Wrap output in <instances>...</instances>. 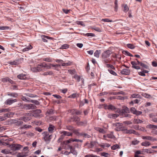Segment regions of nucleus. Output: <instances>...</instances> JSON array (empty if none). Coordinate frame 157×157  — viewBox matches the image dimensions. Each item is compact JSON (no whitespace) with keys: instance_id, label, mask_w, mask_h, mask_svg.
<instances>
[{"instance_id":"47","label":"nucleus","mask_w":157,"mask_h":157,"mask_svg":"<svg viewBox=\"0 0 157 157\" xmlns=\"http://www.w3.org/2000/svg\"><path fill=\"white\" fill-rule=\"evenodd\" d=\"M143 138L144 139H146L149 140H152V137L150 136H144L143 137Z\"/></svg>"},{"instance_id":"61","label":"nucleus","mask_w":157,"mask_h":157,"mask_svg":"<svg viewBox=\"0 0 157 157\" xmlns=\"http://www.w3.org/2000/svg\"><path fill=\"white\" fill-rule=\"evenodd\" d=\"M77 23L78 25H80L82 26H85V25L83 22L82 21H78L77 22Z\"/></svg>"},{"instance_id":"45","label":"nucleus","mask_w":157,"mask_h":157,"mask_svg":"<svg viewBox=\"0 0 157 157\" xmlns=\"http://www.w3.org/2000/svg\"><path fill=\"white\" fill-rule=\"evenodd\" d=\"M30 101L36 105H39L40 104L39 102L36 100H31Z\"/></svg>"},{"instance_id":"10","label":"nucleus","mask_w":157,"mask_h":157,"mask_svg":"<svg viewBox=\"0 0 157 157\" xmlns=\"http://www.w3.org/2000/svg\"><path fill=\"white\" fill-rule=\"evenodd\" d=\"M60 133L62 134V136H72V133H71L70 132L65 131H61Z\"/></svg>"},{"instance_id":"38","label":"nucleus","mask_w":157,"mask_h":157,"mask_svg":"<svg viewBox=\"0 0 157 157\" xmlns=\"http://www.w3.org/2000/svg\"><path fill=\"white\" fill-rule=\"evenodd\" d=\"M73 77L75 78L78 82H79L80 81V77L79 76H78L77 75H75Z\"/></svg>"},{"instance_id":"55","label":"nucleus","mask_w":157,"mask_h":157,"mask_svg":"<svg viewBox=\"0 0 157 157\" xmlns=\"http://www.w3.org/2000/svg\"><path fill=\"white\" fill-rule=\"evenodd\" d=\"M140 66L144 68L147 69L148 68V66L147 65L142 63H141Z\"/></svg>"},{"instance_id":"56","label":"nucleus","mask_w":157,"mask_h":157,"mask_svg":"<svg viewBox=\"0 0 157 157\" xmlns=\"http://www.w3.org/2000/svg\"><path fill=\"white\" fill-rule=\"evenodd\" d=\"M128 10H129V8H128L127 5H125L124 6V11L125 12H126L127 11H128Z\"/></svg>"},{"instance_id":"62","label":"nucleus","mask_w":157,"mask_h":157,"mask_svg":"<svg viewBox=\"0 0 157 157\" xmlns=\"http://www.w3.org/2000/svg\"><path fill=\"white\" fill-rule=\"evenodd\" d=\"M44 67H46L48 69H50L51 68V66L52 65H50V64L49 65H48L45 63H44Z\"/></svg>"},{"instance_id":"35","label":"nucleus","mask_w":157,"mask_h":157,"mask_svg":"<svg viewBox=\"0 0 157 157\" xmlns=\"http://www.w3.org/2000/svg\"><path fill=\"white\" fill-rule=\"evenodd\" d=\"M70 149L71 153H72L74 155H76V152L75 150V148H73L72 146H70Z\"/></svg>"},{"instance_id":"63","label":"nucleus","mask_w":157,"mask_h":157,"mask_svg":"<svg viewBox=\"0 0 157 157\" xmlns=\"http://www.w3.org/2000/svg\"><path fill=\"white\" fill-rule=\"evenodd\" d=\"M47 113H48L49 114H52L53 113V110L52 109H48L47 111Z\"/></svg>"},{"instance_id":"32","label":"nucleus","mask_w":157,"mask_h":157,"mask_svg":"<svg viewBox=\"0 0 157 157\" xmlns=\"http://www.w3.org/2000/svg\"><path fill=\"white\" fill-rule=\"evenodd\" d=\"M81 136H83L85 138H90L91 137V136L90 135L84 132H82Z\"/></svg>"},{"instance_id":"15","label":"nucleus","mask_w":157,"mask_h":157,"mask_svg":"<svg viewBox=\"0 0 157 157\" xmlns=\"http://www.w3.org/2000/svg\"><path fill=\"white\" fill-rule=\"evenodd\" d=\"M27 155L24 152H19L17 155V157H26Z\"/></svg>"},{"instance_id":"57","label":"nucleus","mask_w":157,"mask_h":157,"mask_svg":"<svg viewBox=\"0 0 157 157\" xmlns=\"http://www.w3.org/2000/svg\"><path fill=\"white\" fill-rule=\"evenodd\" d=\"M43 60L46 62H51L52 59L49 57H47L43 59Z\"/></svg>"},{"instance_id":"21","label":"nucleus","mask_w":157,"mask_h":157,"mask_svg":"<svg viewBox=\"0 0 157 157\" xmlns=\"http://www.w3.org/2000/svg\"><path fill=\"white\" fill-rule=\"evenodd\" d=\"M108 56V51H106L103 52L102 54V57L103 59L106 58Z\"/></svg>"},{"instance_id":"54","label":"nucleus","mask_w":157,"mask_h":157,"mask_svg":"<svg viewBox=\"0 0 157 157\" xmlns=\"http://www.w3.org/2000/svg\"><path fill=\"white\" fill-rule=\"evenodd\" d=\"M123 53L125 55H128V56H132V55L129 52L127 51H124L123 52Z\"/></svg>"},{"instance_id":"16","label":"nucleus","mask_w":157,"mask_h":157,"mask_svg":"<svg viewBox=\"0 0 157 157\" xmlns=\"http://www.w3.org/2000/svg\"><path fill=\"white\" fill-rule=\"evenodd\" d=\"M30 119V118L29 117H24L20 118L19 119V120H22L25 122H26L28 121H29Z\"/></svg>"},{"instance_id":"4","label":"nucleus","mask_w":157,"mask_h":157,"mask_svg":"<svg viewBox=\"0 0 157 157\" xmlns=\"http://www.w3.org/2000/svg\"><path fill=\"white\" fill-rule=\"evenodd\" d=\"M24 106L26 110L33 109L37 108L35 105L31 104H25L24 105Z\"/></svg>"},{"instance_id":"42","label":"nucleus","mask_w":157,"mask_h":157,"mask_svg":"<svg viewBox=\"0 0 157 157\" xmlns=\"http://www.w3.org/2000/svg\"><path fill=\"white\" fill-rule=\"evenodd\" d=\"M117 0H115V11L117 12L118 9Z\"/></svg>"},{"instance_id":"2","label":"nucleus","mask_w":157,"mask_h":157,"mask_svg":"<svg viewBox=\"0 0 157 157\" xmlns=\"http://www.w3.org/2000/svg\"><path fill=\"white\" fill-rule=\"evenodd\" d=\"M44 136V139L47 143H48L50 141L52 136L51 134L49 135L48 132H44L43 133Z\"/></svg>"},{"instance_id":"58","label":"nucleus","mask_w":157,"mask_h":157,"mask_svg":"<svg viewBox=\"0 0 157 157\" xmlns=\"http://www.w3.org/2000/svg\"><path fill=\"white\" fill-rule=\"evenodd\" d=\"M142 95L144 97L147 98H149L151 97V95H150L146 93H143Z\"/></svg>"},{"instance_id":"40","label":"nucleus","mask_w":157,"mask_h":157,"mask_svg":"<svg viewBox=\"0 0 157 157\" xmlns=\"http://www.w3.org/2000/svg\"><path fill=\"white\" fill-rule=\"evenodd\" d=\"M127 46L131 49H133L135 48V46L133 44H128L127 45Z\"/></svg>"},{"instance_id":"18","label":"nucleus","mask_w":157,"mask_h":157,"mask_svg":"<svg viewBox=\"0 0 157 157\" xmlns=\"http://www.w3.org/2000/svg\"><path fill=\"white\" fill-rule=\"evenodd\" d=\"M119 116L118 114H116L110 113L109 114V117L110 118L115 119Z\"/></svg>"},{"instance_id":"59","label":"nucleus","mask_w":157,"mask_h":157,"mask_svg":"<svg viewBox=\"0 0 157 157\" xmlns=\"http://www.w3.org/2000/svg\"><path fill=\"white\" fill-rule=\"evenodd\" d=\"M128 133H129V134L133 133L134 134H136V131L135 130H132V129L128 130Z\"/></svg>"},{"instance_id":"28","label":"nucleus","mask_w":157,"mask_h":157,"mask_svg":"<svg viewBox=\"0 0 157 157\" xmlns=\"http://www.w3.org/2000/svg\"><path fill=\"white\" fill-rule=\"evenodd\" d=\"M98 108H104L105 109H108V106L105 104H99Z\"/></svg>"},{"instance_id":"37","label":"nucleus","mask_w":157,"mask_h":157,"mask_svg":"<svg viewBox=\"0 0 157 157\" xmlns=\"http://www.w3.org/2000/svg\"><path fill=\"white\" fill-rule=\"evenodd\" d=\"M114 70L109 69V72L112 75L114 76H117V74L114 71Z\"/></svg>"},{"instance_id":"36","label":"nucleus","mask_w":157,"mask_h":157,"mask_svg":"<svg viewBox=\"0 0 157 157\" xmlns=\"http://www.w3.org/2000/svg\"><path fill=\"white\" fill-rule=\"evenodd\" d=\"M7 95L8 96L15 98L18 96L17 94L16 93H8Z\"/></svg>"},{"instance_id":"24","label":"nucleus","mask_w":157,"mask_h":157,"mask_svg":"<svg viewBox=\"0 0 157 157\" xmlns=\"http://www.w3.org/2000/svg\"><path fill=\"white\" fill-rule=\"evenodd\" d=\"M17 77L19 79H25L26 78L25 75L22 74L18 75Z\"/></svg>"},{"instance_id":"49","label":"nucleus","mask_w":157,"mask_h":157,"mask_svg":"<svg viewBox=\"0 0 157 157\" xmlns=\"http://www.w3.org/2000/svg\"><path fill=\"white\" fill-rule=\"evenodd\" d=\"M32 126L30 125H26V124H24L21 128L22 129L23 128H30Z\"/></svg>"},{"instance_id":"25","label":"nucleus","mask_w":157,"mask_h":157,"mask_svg":"<svg viewBox=\"0 0 157 157\" xmlns=\"http://www.w3.org/2000/svg\"><path fill=\"white\" fill-rule=\"evenodd\" d=\"M95 129L97 131H98L99 132L105 133V131L102 128H100L98 127H95Z\"/></svg>"},{"instance_id":"26","label":"nucleus","mask_w":157,"mask_h":157,"mask_svg":"<svg viewBox=\"0 0 157 157\" xmlns=\"http://www.w3.org/2000/svg\"><path fill=\"white\" fill-rule=\"evenodd\" d=\"M79 94H78L75 93L69 96L70 98H75L78 97Z\"/></svg>"},{"instance_id":"46","label":"nucleus","mask_w":157,"mask_h":157,"mask_svg":"<svg viewBox=\"0 0 157 157\" xmlns=\"http://www.w3.org/2000/svg\"><path fill=\"white\" fill-rule=\"evenodd\" d=\"M140 95L137 94H133L131 95L130 98H139Z\"/></svg>"},{"instance_id":"1","label":"nucleus","mask_w":157,"mask_h":157,"mask_svg":"<svg viewBox=\"0 0 157 157\" xmlns=\"http://www.w3.org/2000/svg\"><path fill=\"white\" fill-rule=\"evenodd\" d=\"M9 146L10 147L11 150L13 151H19L23 147L22 145L17 144H12L10 145Z\"/></svg>"},{"instance_id":"6","label":"nucleus","mask_w":157,"mask_h":157,"mask_svg":"<svg viewBox=\"0 0 157 157\" xmlns=\"http://www.w3.org/2000/svg\"><path fill=\"white\" fill-rule=\"evenodd\" d=\"M17 101V100L16 99H8L6 100L5 102V104L6 105H11Z\"/></svg>"},{"instance_id":"34","label":"nucleus","mask_w":157,"mask_h":157,"mask_svg":"<svg viewBox=\"0 0 157 157\" xmlns=\"http://www.w3.org/2000/svg\"><path fill=\"white\" fill-rule=\"evenodd\" d=\"M69 47V45L67 44H64L60 48L62 49H66L68 48Z\"/></svg>"},{"instance_id":"14","label":"nucleus","mask_w":157,"mask_h":157,"mask_svg":"<svg viewBox=\"0 0 157 157\" xmlns=\"http://www.w3.org/2000/svg\"><path fill=\"white\" fill-rule=\"evenodd\" d=\"M1 152L5 154H9L12 155L13 152H10L9 150L7 149H3L1 151Z\"/></svg>"},{"instance_id":"11","label":"nucleus","mask_w":157,"mask_h":157,"mask_svg":"<svg viewBox=\"0 0 157 157\" xmlns=\"http://www.w3.org/2000/svg\"><path fill=\"white\" fill-rule=\"evenodd\" d=\"M155 151L152 150L151 148L145 149L142 150V152H146L147 153H154Z\"/></svg>"},{"instance_id":"50","label":"nucleus","mask_w":157,"mask_h":157,"mask_svg":"<svg viewBox=\"0 0 157 157\" xmlns=\"http://www.w3.org/2000/svg\"><path fill=\"white\" fill-rule=\"evenodd\" d=\"M143 153V152H142V151H139V150L137 151L135 153L134 157H136V155H139V154H144Z\"/></svg>"},{"instance_id":"3","label":"nucleus","mask_w":157,"mask_h":157,"mask_svg":"<svg viewBox=\"0 0 157 157\" xmlns=\"http://www.w3.org/2000/svg\"><path fill=\"white\" fill-rule=\"evenodd\" d=\"M98 143L95 141H91L90 143L88 142H87L84 145L85 146L87 145V147L90 148H92L94 147H97L98 146Z\"/></svg>"},{"instance_id":"60","label":"nucleus","mask_w":157,"mask_h":157,"mask_svg":"<svg viewBox=\"0 0 157 157\" xmlns=\"http://www.w3.org/2000/svg\"><path fill=\"white\" fill-rule=\"evenodd\" d=\"M109 69L115 70V67L112 65L109 64Z\"/></svg>"},{"instance_id":"29","label":"nucleus","mask_w":157,"mask_h":157,"mask_svg":"<svg viewBox=\"0 0 157 157\" xmlns=\"http://www.w3.org/2000/svg\"><path fill=\"white\" fill-rule=\"evenodd\" d=\"M73 132L77 136H81V133L79 132L78 129H74L73 131Z\"/></svg>"},{"instance_id":"43","label":"nucleus","mask_w":157,"mask_h":157,"mask_svg":"<svg viewBox=\"0 0 157 157\" xmlns=\"http://www.w3.org/2000/svg\"><path fill=\"white\" fill-rule=\"evenodd\" d=\"M71 63L70 62H69L67 63H62L61 66H67L71 65Z\"/></svg>"},{"instance_id":"23","label":"nucleus","mask_w":157,"mask_h":157,"mask_svg":"<svg viewBox=\"0 0 157 157\" xmlns=\"http://www.w3.org/2000/svg\"><path fill=\"white\" fill-rule=\"evenodd\" d=\"M41 111L40 109H37L33 111V113H34V114H33V115L36 117V116H35V114H39L41 113Z\"/></svg>"},{"instance_id":"51","label":"nucleus","mask_w":157,"mask_h":157,"mask_svg":"<svg viewBox=\"0 0 157 157\" xmlns=\"http://www.w3.org/2000/svg\"><path fill=\"white\" fill-rule=\"evenodd\" d=\"M116 108L113 105H109V110L110 109L112 110H114Z\"/></svg>"},{"instance_id":"30","label":"nucleus","mask_w":157,"mask_h":157,"mask_svg":"<svg viewBox=\"0 0 157 157\" xmlns=\"http://www.w3.org/2000/svg\"><path fill=\"white\" fill-rule=\"evenodd\" d=\"M101 52L100 50H96L94 53V56L97 58H98L99 56V54Z\"/></svg>"},{"instance_id":"8","label":"nucleus","mask_w":157,"mask_h":157,"mask_svg":"<svg viewBox=\"0 0 157 157\" xmlns=\"http://www.w3.org/2000/svg\"><path fill=\"white\" fill-rule=\"evenodd\" d=\"M131 63L132 65V67L133 68H135L136 70H139L141 69V68L140 67L137 66V64L136 63V62L135 61H131Z\"/></svg>"},{"instance_id":"9","label":"nucleus","mask_w":157,"mask_h":157,"mask_svg":"<svg viewBox=\"0 0 157 157\" xmlns=\"http://www.w3.org/2000/svg\"><path fill=\"white\" fill-rule=\"evenodd\" d=\"M130 73V70L126 69H123L121 72V74L126 75H129Z\"/></svg>"},{"instance_id":"31","label":"nucleus","mask_w":157,"mask_h":157,"mask_svg":"<svg viewBox=\"0 0 157 157\" xmlns=\"http://www.w3.org/2000/svg\"><path fill=\"white\" fill-rule=\"evenodd\" d=\"M150 143L147 141H144L141 143V145L143 146L147 147L150 145Z\"/></svg>"},{"instance_id":"39","label":"nucleus","mask_w":157,"mask_h":157,"mask_svg":"<svg viewBox=\"0 0 157 157\" xmlns=\"http://www.w3.org/2000/svg\"><path fill=\"white\" fill-rule=\"evenodd\" d=\"M120 148V147L118 144H116L111 147V149L113 150H115L117 148Z\"/></svg>"},{"instance_id":"12","label":"nucleus","mask_w":157,"mask_h":157,"mask_svg":"<svg viewBox=\"0 0 157 157\" xmlns=\"http://www.w3.org/2000/svg\"><path fill=\"white\" fill-rule=\"evenodd\" d=\"M55 129V127L54 126L50 124L49 127L48 128V131L49 132L51 133L53 132L54 131Z\"/></svg>"},{"instance_id":"7","label":"nucleus","mask_w":157,"mask_h":157,"mask_svg":"<svg viewBox=\"0 0 157 157\" xmlns=\"http://www.w3.org/2000/svg\"><path fill=\"white\" fill-rule=\"evenodd\" d=\"M44 63H40L37 65V70L38 72H40L41 71H44L45 70L44 68Z\"/></svg>"},{"instance_id":"27","label":"nucleus","mask_w":157,"mask_h":157,"mask_svg":"<svg viewBox=\"0 0 157 157\" xmlns=\"http://www.w3.org/2000/svg\"><path fill=\"white\" fill-rule=\"evenodd\" d=\"M122 111L123 113H128L129 112V109L127 107L125 106L123 107Z\"/></svg>"},{"instance_id":"41","label":"nucleus","mask_w":157,"mask_h":157,"mask_svg":"<svg viewBox=\"0 0 157 157\" xmlns=\"http://www.w3.org/2000/svg\"><path fill=\"white\" fill-rule=\"evenodd\" d=\"M72 120L75 121H80V118L77 116H75L72 118Z\"/></svg>"},{"instance_id":"22","label":"nucleus","mask_w":157,"mask_h":157,"mask_svg":"<svg viewBox=\"0 0 157 157\" xmlns=\"http://www.w3.org/2000/svg\"><path fill=\"white\" fill-rule=\"evenodd\" d=\"M146 127L148 128H157V126L149 124Z\"/></svg>"},{"instance_id":"20","label":"nucleus","mask_w":157,"mask_h":157,"mask_svg":"<svg viewBox=\"0 0 157 157\" xmlns=\"http://www.w3.org/2000/svg\"><path fill=\"white\" fill-rule=\"evenodd\" d=\"M33 47L30 44H29L28 46H27L25 48H24L23 50V52H25L29 51V50L32 49Z\"/></svg>"},{"instance_id":"52","label":"nucleus","mask_w":157,"mask_h":157,"mask_svg":"<svg viewBox=\"0 0 157 157\" xmlns=\"http://www.w3.org/2000/svg\"><path fill=\"white\" fill-rule=\"evenodd\" d=\"M14 123H16L17 125H19L23 124V122L22 121H19L16 120H15Z\"/></svg>"},{"instance_id":"53","label":"nucleus","mask_w":157,"mask_h":157,"mask_svg":"<svg viewBox=\"0 0 157 157\" xmlns=\"http://www.w3.org/2000/svg\"><path fill=\"white\" fill-rule=\"evenodd\" d=\"M66 128L67 129L71 131H73L74 130L73 127L71 126H67L66 127Z\"/></svg>"},{"instance_id":"33","label":"nucleus","mask_w":157,"mask_h":157,"mask_svg":"<svg viewBox=\"0 0 157 157\" xmlns=\"http://www.w3.org/2000/svg\"><path fill=\"white\" fill-rule=\"evenodd\" d=\"M23 152H24V153L25 154L27 155V154L29 153V151L28 147H25L23 148Z\"/></svg>"},{"instance_id":"13","label":"nucleus","mask_w":157,"mask_h":157,"mask_svg":"<svg viewBox=\"0 0 157 157\" xmlns=\"http://www.w3.org/2000/svg\"><path fill=\"white\" fill-rule=\"evenodd\" d=\"M9 64H10L12 65H17L19 64L18 60H16L12 62H8Z\"/></svg>"},{"instance_id":"19","label":"nucleus","mask_w":157,"mask_h":157,"mask_svg":"<svg viewBox=\"0 0 157 157\" xmlns=\"http://www.w3.org/2000/svg\"><path fill=\"white\" fill-rule=\"evenodd\" d=\"M87 124V121H80L77 122V124L79 126L86 125Z\"/></svg>"},{"instance_id":"5","label":"nucleus","mask_w":157,"mask_h":157,"mask_svg":"<svg viewBox=\"0 0 157 157\" xmlns=\"http://www.w3.org/2000/svg\"><path fill=\"white\" fill-rule=\"evenodd\" d=\"M113 126L116 127L117 128L116 129L117 131L123 130L122 124L120 123H114L113 124Z\"/></svg>"},{"instance_id":"17","label":"nucleus","mask_w":157,"mask_h":157,"mask_svg":"<svg viewBox=\"0 0 157 157\" xmlns=\"http://www.w3.org/2000/svg\"><path fill=\"white\" fill-rule=\"evenodd\" d=\"M71 141L78 142H79V139H70L66 141V145H67L68 143H70Z\"/></svg>"},{"instance_id":"64","label":"nucleus","mask_w":157,"mask_h":157,"mask_svg":"<svg viewBox=\"0 0 157 157\" xmlns=\"http://www.w3.org/2000/svg\"><path fill=\"white\" fill-rule=\"evenodd\" d=\"M9 80V78H2V81L3 82H8V80Z\"/></svg>"},{"instance_id":"44","label":"nucleus","mask_w":157,"mask_h":157,"mask_svg":"<svg viewBox=\"0 0 157 157\" xmlns=\"http://www.w3.org/2000/svg\"><path fill=\"white\" fill-rule=\"evenodd\" d=\"M53 74V72L52 71H50L48 72H46L44 73L42 75H52Z\"/></svg>"},{"instance_id":"48","label":"nucleus","mask_w":157,"mask_h":157,"mask_svg":"<svg viewBox=\"0 0 157 157\" xmlns=\"http://www.w3.org/2000/svg\"><path fill=\"white\" fill-rule=\"evenodd\" d=\"M135 122L136 123H141L143 122V121L139 119H135L134 120Z\"/></svg>"}]
</instances>
